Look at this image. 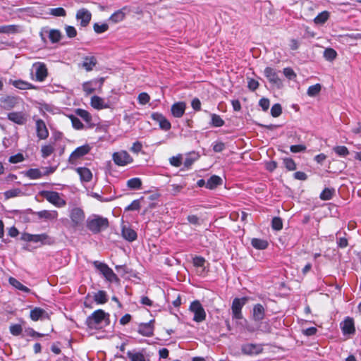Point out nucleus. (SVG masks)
Masks as SVG:
<instances>
[{"mask_svg": "<svg viewBox=\"0 0 361 361\" xmlns=\"http://www.w3.org/2000/svg\"><path fill=\"white\" fill-rule=\"evenodd\" d=\"M109 226V221L106 218L99 215H92L87 220V228L94 233H97Z\"/></svg>", "mask_w": 361, "mask_h": 361, "instance_id": "f257e3e1", "label": "nucleus"}, {"mask_svg": "<svg viewBox=\"0 0 361 361\" xmlns=\"http://www.w3.org/2000/svg\"><path fill=\"white\" fill-rule=\"evenodd\" d=\"M39 195L45 198L50 204L58 208L63 207L66 204V201L56 191L42 190L39 192Z\"/></svg>", "mask_w": 361, "mask_h": 361, "instance_id": "f03ea898", "label": "nucleus"}, {"mask_svg": "<svg viewBox=\"0 0 361 361\" xmlns=\"http://www.w3.org/2000/svg\"><path fill=\"white\" fill-rule=\"evenodd\" d=\"M68 216L71 219V226L77 228L82 224L85 215L83 210L78 207L74 206L69 209Z\"/></svg>", "mask_w": 361, "mask_h": 361, "instance_id": "7ed1b4c3", "label": "nucleus"}, {"mask_svg": "<svg viewBox=\"0 0 361 361\" xmlns=\"http://www.w3.org/2000/svg\"><path fill=\"white\" fill-rule=\"evenodd\" d=\"M189 310L193 313V320L196 322H202L206 319V312L198 300L191 302Z\"/></svg>", "mask_w": 361, "mask_h": 361, "instance_id": "20e7f679", "label": "nucleus"}, {"mask_svg": "<svg viewBox=\"0 0 361 361\" xmlns=\"http://www.w3.org/2000/svg\"><path fill=\"white\" fill-rule=\"evenodd\" d=\"M109 314L102 310L94 312L91 316L87 318L88 326L91 328H97L103 321L106 319Z\"/></svg>", "mask_w": 361, "mask_h": 361, "instance_id": "39448f33", "label": "nucleus"}, {"mask_svg": "<svg viewBox=\"0 0 361 361\" xmlns=\"http://www.w3.org/2000/svg\"><path fill=\"white\" fill-rule=\"evenodd\" d=\"M247 302L246 298H235L232 302L231 310H232V317L233 319H240L242 320L243 319V316L242 314V308L245 305Z\"/></svg>", "mask_w": 361, "mask_h": 361, "instance_id": "423d86ee", "label": "nucleus"}, {"mask_svg": "<svg viewBox=\"0 0 361 361\" xmlns=\"http://www.w3.org/2000/svg\"><path fill=\"white\" fill-rule=\"evenodd\" d=\"M112 159L114 163L120 166H125L131 164L133 161L130 155L124 150L114 152L112 155Z\"/></svg>", "mask_w": 361, "mask_h": 361, "instance_id": "0eeeda50", "label": "nucleus"}, {"mask_svg": "<svg viewBox=\"0 0 361 361\" xmlns=\"http://www.w3.org/2000/svg\"><path fill=\"white\" fill-rule=\"evenodd\" d=\"M32 72L35 73V80L39 82H43L48 75V71L46 65L42 62L33 63Z\"/></svg>", "mask_w": 361, "mask_h": 361, "instance_id": "6e6552de", "label": "nucleus"}, {"mask_svg": "<svg viewBox=\"0 0 361 361\" xmlns=\"http://www.w3.org/2000/svg\"><path fill=\"white\" fill-rule=\"evenodd\" d=\"M264 74L269 82L277 88H281L283 86V82L279 76V73L275 69L267 67L264 71Z\"/></svg>", "mask_w": 361, "mask_h": 361, "instance_id": "1a4fd4ad", "label": "nucleus"}, {"mask_svg": "<svg viewBox=\"0 0 361 361\" xmlns=\"http://www.w3.org/2000/svg\"><path fill=\"white\" fill-rule=\"evenodd\" d=\"M95 267L103 274V276L110 282L116 281L118 278L113 270L106 264L99 262H94Z\"/></svg>", "mask_w": 361, "mask_h": 361, "instance_id": "9d476101", "label": "nucleus"}, {"mask_svg": "<svg viewBox=\"0 0 361 361\" xmlns=\"http://www.w3.org/2000/svg\"><path fill=\"white\" fill-rule=\"evenodd\" d=\"M90 147L85 145L77 147L70 155L68 161L71 164H75L78 159L86 155L90 151Z\"/></svg>", "mask_w": 361, "mask_h": 361, "instance_id": "9b49d317", "label": "nucleus"}, {"mask_svg": "<svg viewBox=\"0 0 361 361\" xmlns=\"http://www.w3.org/2000/svg\"><path fill=\"white\" fill-rule=\"evenodd\" d=\"M92 14L86 8H81L77 11L76 19L80 22V25L86 27L91 20Z\"/></svg>", "mask_w": 361, "mask_h": 361, "instance_id": "f8f14e48", "label": "nucleus"}, {"mask_svg": "<svg viewBox=\"0 0 361 361\" xmlns=\"http://www.w3.org/2000/svg\"><path fill=\"white\" fill-rule=\"evenodd\" d=\"M151 118L159 124L162 130H169L171 127L170 122L161 114L153 113Z\"/></svg>", "mask_w": 361, "mask_h": 361, "instance_id": "ddd939ff", "label": "nucleus"}, {"mask_svg": "<svg viewBox=\"0 0 361 361\" xmlns=\"http://www.w3.org/2000/svg\"><path fill=\"white\" fill-rule=\"evenodd\" d=\"M90 104L94 109L97 110L108 109L110 107L109 103L106 102L104 98L96 95L92 97Z\"/></svg>", "mask_w": 361, "mask_h": 361, "instance_id": "4468645a", "label": "nucleus"}, {"mask_svg": "<svg viewBox=\"0 0 361 361\" xmlns=\"http://www.w3.org/2000/svg\"><path fill=\"white\" fill-rule=\"evenodd\" d=\"M241 350L246 355H257L262 351V347L258 344L246 343L242 345Z\"/></svg>", "mask_w": 361, "mask_h": 361, "instance_id": "2eb2a0df", "label": "nucleus"}, {"mask_svg": "<svg viewBox=\"0 0 361 361\" xmlns=\"http://www.w3.org/2000/svg\"><path fill=\"white\" fill-rule=\"evenodd\" d=\"M23 27L20 25H6L0 26V34L14 35L22 32Z\"/></svg>", "mask_w": 361, "mask_h": 361, "instance_id": "dca6fc26", "label": "nucleus"}, {"mask_svg": "<svg viewBox=\"0 0 361 361\" xmlns=\"http://www.w3.org/2000/svg\"><path fill=\"white\" fill-rule=\"evenodd\" d=\"M104 82V78H100L99 80H94L92 81L86 82L82 85L83 90L87 94L92 93L97 88L99 84V88L101 89Z\"/></svg>", "mask_w": 361, "mask_h": 361, "instance_id": "f3484780", "label": "nucleus"}, {"mask_svg": "<svg viewBox=\"0 0 361 361\" xmlns=\"http://www.w3.org/2000/svg\"><path fill=\"white\" fill-rule=\"evenodd\" d=\"M36 215L39 219L47 221L56 220L59 216L58 212L56 210H42L37 212Z\"/></svg>", "mask_w": 361, "mask_h": 361, "instance_id": "a211bd4d", "label": "nucleus"}, {"mask_svg": "<svg viewBox=\"0 0 361 361\" xmlns=\"http://www.w3.org/2000/svg\"><path fill=\"white\" fill-rule=\"evenodd\" d=\"M36 130L37 137L39 139L44 140L49 136V132L45 123L41 119L36 121Z\"/></svg>", "mask_w": 361, "mask_h": 361, "instance_id": "6ab92c4d", "label": "nucleus"}, {"mask_svg": "<svg viewBox=\"0 0 361 361\" xmlns=\"http://www.w3.org/2000/svg\"><path fill=\"white\" fill-rule=\"evenodd\" d=\"M252 317L256 322L262 321L265 317V308L261 304H256L253 307Z\"/></svg>", "mask_w": 361, "mask_h": 361, "instance_id": "aec40b11", "label": "nucleus"}, {"mask_svg": "<svg viewBox=\"0 0 361 361\" xmlns=\"http://www.w3.org/2000/svg\"><path fill=\"white\" fill-rule=\"evenodd\" d=\"M32 242L40 243L43 245H51L54 243V239L47 233L32 234Z\"/></svg>", "mask_w": 361, "mask_h": 361, "instance_id": "412c9836", "label": "nucleus"}, {"mask_svg": "<svg viewBox=\"0 0 361 361\" xmlns=\"http://www.w3.org/2000/svg\"><path fill=\"white\" fill-rule=\"evenodd\" d=\"M186 108V104L183 102H179L173 104L171 106V114L176 118H180L183 116Z\"/></svg>", "mask_w": 361, "mask_h": 361, "instance_id": "4be33fe9", "label": "nucleus"}, {"mask_svg": "<svg viewBox=\"0 0 361 361\" xmlns=\"http://www.w3.org/2000/svg\"><path fill=\"white\" fill-rule=\"evenodd\" d=\"M154 326L152 321L148 323L140 324L138 327V333L143 336H151L153 335Z\"/></svg>", "mask_w": 361, "mask_h": 361, "instance_id": "5701e85b", "label": "nucleus"}, {"mask_svg": "<svg viewBox=\"0 0 361 361\" xmlns=\"http://www.w3.org/2000/svg\"><path fill=\"white\" fill-rule=\"evenodd\" d=\"M341 327L344 334H350L355 332V326L353 319L347 317L341 324Z\"/></svg>", "mask_w": 361, "mask_h": 361, "instance_id": "b1692460", "label": "nucleus"}, {"mask_svg": "<svg viewBox=\"0 0 361 361\" xmlns=\"http://www.w3.org/2000/svg\"><path fill=\"white\" fill-rule=\"evenodd\" d=\"M122 236L126 240L132 242V241H134L136 240L137 233L130 226H128L126 225H123L122 226Z\"/></svg>", "mask_w": 361, "mask_h": 361, "instance_id": "393cba45", "label": "nucleus"}, {"mask_svg": "<svg viewBox=\"0 0 361 361\" xmlns=\"http://www.w3.org/2000/svg\"><path fill=\"white\" fill-rule=\"evenodd\" d=\"M8 118L19 125H22L26 121V116L23 112H11L8 114Z\"/></svg>", "mask_w": 361, "mask_h": 361, "instance_id": "a878e982", "label": "nucleus"}, {"mask_svg": "<svg viewBox=\"0 0 361 361\" xmlns=\"http://www.w3.org/2000/svg\"><path fill=\"white\" fill-rule=\"evenodd\" d=\"M9 83L20 90H31L35 88L31 83L22 80H10Z\"/></svg>", "mask_w": 361, "mask_h": 361, "instance_id": "bb28decb", "label": "nucleus"}, {"mask_svg": "<svg viewBox=\"0 0 361 361\" xmlns=\"http://www.w3.org/2000/svg\"><path fill=\"white\" fill-rule=\"evenodd\" d=\"M30 318L33 321H37L47 317V313L42 308L35 307L30 311Z\"/></svg>", "mask_w": 361, "mask_h": 361, "instance_id": "cd10ccee", "label": "nucleus"}, {"mask_svg": "<svg viewBox=\"0 0 361 361\" xmlns=\"http://www.w3.org/2000/svg\"><path fill=\"white\" fill-rule=\"evenodd\" d=\"M76 171L79 174L81 180L89 182L92 180V173L89 169L85 167H79L76 169Z\"/></svg>", "mask_w": 361, "mask_h": 361, "instance_id": "c85d7f7f", "label": "nucleus"}, {"mask_svg": "<svg viewBox=\"0 0 361 361\" xmlns=\"http://www.w3.org/2000/svg\"><path fill=\"white\" fill-rule=\"evenodd\" d=\"M97 64V59L94 56H86L83 59L82 67L87 71H92Z\"/></svg>", "mask_w": 361, "mask_h": 361, "instance_id": "c756f323", "label": "nucleus"}, {"mask_svg": "<svg viewBox=\"0 0 361 361\" xmlns=\"http://www.w3.org/2000/svg\"><path fill=\"white\" fill-rule=\"evenodd\" d=\"M18 99L15 97H6L1 99L3 108L10 109L13 108L18 103Z\"/></svg>", "mask_w": 361, "mask_h": 361, "instance_id": "7c9ffc66", "label": "nucleus"}, {"mask_svg": "<svg viewBox=\"0 0 361 361\" xmlns=\"http://www.w3.org/2000/svg\"><path fill=\"white\" fill-rule=\"evenodd\" d=\"M221 183L222 179L219 176L214 175L207 181L206 188L212 190L221 185Z\"/></svg>", "mask_w": 361, "mask_h": 361, "instance_id": "2f4dec72", "label": "nucleus"}, {"mask_svg": "<svg viewBox=\"0 0 361 361\" xmlns=\"http://www.w3.org/2000/svg\"><path fill=\"white\" fill-rule=\"evenodd\" d=\"M329 16L330 13L329 11H322L314 18V23L317 25H323L328 20Z\"/></svg>", "mask_w": 361, "mask_h": 361, "instance_id": "473e14b6", "label": "nucleus"}, {"mask_svg": "<svg viewBox=\"0 0 361 361\" xmlns=\"http://www.w3.org/2000/svg\"><path fill=\"white\" fill-rule=\"evenodd\" d=\"M127 356L130 361H147L145 355L140 352L128 351Z\"/></svg>", "mask_w": 361, "mask_h": 361, "instance_id": "72a5a7b5", "label": "nucleus"}, {"mask_svg": "<svg viewBox=\"0 0 361 361\" xmlns=\"http://www.w3.org/2000/svg\"><path fill=\"white\" fill-rule=\"evenodd\" d=\"M8 281L11 286L21 291H23L25 293H29L30 291V290L27 287L23 285L20 281H18L15 278L10 277Z\"/></svg>", "mask_w": 361, "mask_h": 361, "instance_id": "f704fd0d", "label": "nucleus"}, {"mask_svg": "<svg viewBox=\"0 0 361 361\" xmlns=\"http://www.w3.org/2000/svg\"><path fill=\"white\" fill-rule=\"evenodd\" d=\"M125 18L126 13L123 12V11L118 10L111 16V17L109 18V20L114 23H117L123 21Z\"/></svg>", "mask_w": 361, "mask_h": 361, "instance_id": "c9c22d12", "label": "nucleus"}, {"mask_svg": "<svg viewBox=\"0 0 361 361\" xmlns=\"http://www.w3.org/2000/svg\"><path fill=\"white\" fill-rule=\"evenodd\" d=\"M252 245L258 250H264L268 246V242L263 239L253 238L251 241Z\"/></svg>", "mask_w": 361, "mask_h": 361, "instance_id": "e433bc0d", "label": "nucleus"}, {"mask_svg": "<svg viewBox=\"0 0 361 361\" xmlns=\"http://www.w3.org/2000/svg\"><path fill=\"white\" fill-rule=\"evenodd\" d=\"M142 185L141 179L139 178H133L127 181V186L133 190L140 189Z\"/></svg>", "mask_w": 361, "mask_h": 361, "instance_id": "4c0bfd02", "label": "nucleus"}, {"mask_svg": "<svg viewBox=\"0 0 361 361\" xmlns=\"http://www.w3.org/2000/svg\"><path fill=\"white\" fill-rule=\"evenodd\" d=\"M211 125L214 127H221L224 125V121L220 117V116L212 114Z\"/></svg>", "mask_w": 361, "mask_h": 361, "instance_id": "58836bf2", "label": "nucleus"}, {"mask_svg": "<svg viewBox=\"0 0 361 361\" xmlns=\"http://www.w3.org/2000/svg\"><path fill=\"white\" fill-rule=\"evenodd\" d=\"M94 299L97 304H104L107 302L106 294L103 290H99L96 293Z\"/></svg>", "mask_w": 361, "mask_h": 361, "instance_id": "ea45409f", "label": "nucleus"}, {"mask_svg": "<svg viewBox=\"0 0 361 361\" xmlns=\"http://www.w3.org/2000/svg\"><path fill=\"white\" fill-rule=\"evenodd\" d=\"M54 151V146L52 144L43 145L41 149L42 156L47 158L50 156Z\"/></svg>", "mask_w": 361, "mask_h": 361, "instance_id": "a19ab883", "label": "nucleus"}, {"mask_svg": "<svg viewBox=\"0 0 361 361\" xmlns=\"http://www.w3.org/2000/svg\"><path fill=\"white\" fill-rule=\"evenodd\" d=\"M322 86L320 84H315L308 87L307 94L310 97H315L320 92Z\"/></svg>", "mask_w": 361, "mask_h": 361, "instance_id": "79ce46f5", "label": "nucleus"}, {"mask_svg": "<svg viewBox=\"0 0 361 361\" xmlns=\"http://www.w3.org/2000/svg\"><path fill=\"white\" fill-rule=\"evenodd\" d=\"M334 152L339 157H346L349 154V150L345 146H336L333 148Z\"/></svg>", "mask_w": 361, "mask_h": 361, "instance_id": "37998d69", "label": "nucleus"}, {"mask_svg": "<svg viewBox=\"0 0 361 361\" xmlns=\"http://www.w3.org/2000/svg\"><path fill=\"white\" fill-rule=\"evenodd\" d=\"M27 176L31 179H37L44 176V172L37 169H31L27 171Z\"/></svg>", "mask_w": 361, "mask_h": 361, "instance_id": "c03bdc74", "label": "nucleus"}, {"mask_svg": "<svg viewBox=\"0 0 361 361\" xmlns=\"http://www.w3.org/2000/svg\"><path fill=\"white\" fill-rule=\"evenodd\" d=\"M75 113L78 116L81 117L87 123L90 122L92 120L90 114L86 110L78 109H76Z\"/></svg>", "mask_w": 361, "mask_h": 361, "instance_id": "a18cd8bd", "label": "nucleus"}, {"mask_svg": "<svg viewBox=\"0 0 361 361\" xmlns=\"http://www.w3.org/2000/svg\"><path fill=\"white\" fill-rule=\"evenodd\" d=\"M336 56H337L336 51L334 49H331V48L326 49L324 52V57L327 61H333L334 59H336Z\"/></svg>", "mask_w": 361, "mask_h": 361, "instance_id": "49530a36", "label": "nucleus"}, {"mask_svg": "<svg viewBox=\"0 0 361 361\" xmlns=\"http://www.w3.org/2000/svg\"><path fill=\"white\" fill-rule=\"evenodd\" d=\"M22 194V191L18 188H13L9 190H7L4 192V196L6 199H9L15 197L20 196Z\"/></svg>", "mask_w": 361, "mask_h": 361, "instance_id": "de8ad7c7", "label": "nucleus"}, {"mask_svg": "<svg viewBox=\"0 0 361 361\" xmlns=\"http://www.w3.org/2000/svg\"><path fill=\"white\" fill-rule=\"evenodd\" d=\"M334 189L325 188L320 194V198L323 200H331L334 195Z\"/></svg>", "mask_w": 361, "mask_h": 361, "instance_id": "09e8293b", "label": "nucleus"}, {"mask_svg": "<svg viewBox=\"0 0 361 361\" xmlns=\"http://www.w3.org/2000/svg\"><path fill=\"white\" fill-rule=\"evenodd\" d=\"M61 37V32L58 30H51L49 33V38L53 43L58 42Z\"/></svg>", "mask_w": 361, "mask_h": 361, "instance_id": "8fccbe9b", "label": "nucleus"}, {"mask_svg": "<svg viewBox=\"0 0 361 361\" xmlns=\"http://www.w3.org/2000/svg\"><path fill=\"white\" fill-rule=\"evenodd\" d=\"M49 13L54 16H61L64 17L66 15V12L64 8L61 7L51 8Z\"/></svg>", "mask_w": 361, "mask_h": 361, "instance_id": "3c124183", "label": "nucleus"}, {"mask_svg": "<svg viewBox=\"0 0 361 361\" xmlns=\"http://www.w3.org/2000/svg\"><path fill=\"white\" fill-rule=\"evenodd\" d=\"M93 27H94V32L98 34L103 33V32H106L109 28V26L106 23H102V24L94 23Z\"/></svg>", "mask_w": 361, "mask_h": 361, "instance_id": "603ef678", "label": "nucleus"}, {"mask_svg": "<svg viewBox=\"0 0 361 361\" xmlns=\"http://www.w3.org/2000/svg\"><path fill=\"white\" fill-rule=\"evenodd\" d=\"M23 328L20 324H16L10 326V332L13 336H18L22 333Z\"/></svg>", "mask_w": 361, "mask_h": 361, "instance_id": "864d4df0", "label": "nucleus"}, {"mask_svg": "<svg viewBox=\"0 0 361 361\" xmlns=\"http://www.w3.org/2000/svg\"><path fill=\"white\" fill-rule=\"evenodd\" d=\"M283 164L286 168L289 171H294L296 169V164L295 161L290 158L283 159Z\"/></svg>", "mask_w": 361, "mask_h": 361, "instance_id": "5fc2aeb1", "label": "nucleus"}, {"mask_svg": "<svg viewBox=\"0 0 361 361\" xmlns=\"http://www.w3.org/2000/svg\"><path fill=\"white\" fill-rule=\"evenodd\" d=\"M69 118L71 121L73 127L75 129L80 130L83 128V124L82 123V122L80 121L79 118H78L77 117H75L74 116H70Z\"/></svg>", "mask_w": 361, "mask_h": 361, "instance_id": "6e6d98bb", "label": "nucleus"}, {"mask_svg": "<svg viewBox=\"0 0 361 361\" xmlns=\"http://www.w3.org/2000/svg\"><path fill=\"white\" fill-rule=\"evenodd\" d=\"M271 224L273 229L276 231H280L283 228V222L281 219L279 217H274L272 219Z\"/></svg>", "mask_w": 361, "mask_h": 361, "instance_id": "4d7b16f0", "label": "nucleus"}, {"mask_svg": "<svg viewBox=\"0 0 361 361\" xmlns=\"http://www.w3.org/2000/svg\"><path fill=\"white\" fill-rule=\"evenodd\" d=\"M170 164L176 167H179L182 164V156L178 154L169 159Z\"/></svg>", "mask_w": 361, "mask_h": 361, "instance_id": "13d9d810", "label": "nucleus"}, {"mask_svg": "<svg viewBox=\"0 0 361 361\" xmlns=\"http://www.w3.org/2000/svg\"><path fill=\"white\" fill-rule=\"evenodd\" d=\"M137 99L140 104L145 105L149 102L150 97L147 93L142 92L138 95Z\"/></svg>", "mask_w": 361, "mask_h": 361, "instance_id": "bf43d9fd", "label": "nucleus"}, {"mask_svg": "<svg viewBox=\"0 0 361 361\" xmlns=\"http://www.w3.org/2000/svg\"><path fill=\"white\" fill-rule=\"evenodd\" d=\"M282 109L279 104H275L271 109V114L274 117H278L281 114Z\"/></svg>", "mask_w": 361, "mask_h": 361, "instance_id": "052dcab7", "label": "nucleus"}, {"mask_svg": "<svg viewBox=\"0 0 361 361\" xmlns=\"http://www.w3.org/2000/svg\"><path fill=\"white\" fill-rule=\"evenodd\" d=\"M284 75L289 80H294L296 78V73L291 68H285L283 71Z\"/></svg>", "mask_w": 361, "mask_h": 361, "instance_id": "680f3d73", "label": "nucleus"}, {"mask_svg": "<svg viewBox=\"0 0 361 361\" xmlns=\"http://www.w3.org/2000/svg\"><path fill=\"white\" fill-rule=\"evenodd\" d=\"M65 31H66V35L70 38L75 37L77 35V31H76L75 28L73 26H71V25L66 26Z\"/></svg>", "mask_w": 361, "mask_h": 361, "instance_id": "e2e57ef3", "label": "nucleus"}, {"mask_svg": "<svg viewBox=\"0 0 361 361\" xmlns=\"http://www.w3.org/2000/svg\"><path fill=\"white\" fill-rule=\"evenodd\" d=\"M290 149L293 153H298L305 151L306 147L304 145H295L290 146Z\"/></svg>", "mask_w": 361, "mask_h": 361, "instance_id": "0e129e2a", "label": "nucleus"}, {"mask_svg": "<svg viewBox=\"0 0 361 361\" xmlns=\"http://www.w3.org/2000/svg\"><path fill=\"white\" fill-rule=\"evenodd\" d=\"M204 262L205 259L202 257H195L193 259V264L197 267H203Z\"/></svg>", "mask_w": 361, "mask_h": 361, "instance_id": "69168bd1", "label": "nucleus"}, {"mask_svg": "<svg viewBox=\"0 0 361 361\" xmlns=\"http://www.w3.org/2000/svg\"><path fill=\"white\" fill-rule=\"evenodd\" d=\"M23 161V156L21 154H17L16 155L11 156L9 158V161L11 163L16 164Z\"/></svg>", "mask_w": 361, "mask_h": 361, "instance_id": "338daca9", "label": "nucleus"}, {"mask_svg": "<svg viewBox=\"0 0 361 361\" xmlns=\"http://www.w3.org/2000/svg\"><path fill=\"white\" fill-rule=\"evenodd\" d=\"M224 148L225 145L221 142H216L213 144V150L216 152H221L224 149Z\"/></svg>", "mask_w": 361, "mask_h": 361, "instance_id": "774afa93", "label": "nucleus"}]
</instances>
